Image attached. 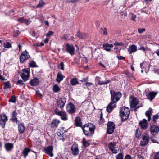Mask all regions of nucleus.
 I'll list each match as a JSON object with an SVG mask.
<instances>
[{
    "mask_svg": "<svg viewBox=\"0 0 159 159\" xmlns=\"http://www.w3.org/2000/svg\"><path fill=\"white\" fill-rule=\"evenodd\" d=\"M111 95V100L112 101L107 107V111L109 113L111 112L113 109L116 107V103L119 100L121 97L120 92H115L113 90L110 91Z\"/></svg>",
    "mask_w": 159,
    "mask_h": 159,
    "instance_id": "nucleus-1",
    "label": "nucleus"
},
{
    "mask_svg": "<svg viewBox=\"0 0 159 159\" xmlns=\"http://www.w3.org/2000/svg\"><path fill=\"white\" fill-rule=\"evenodd\" d=\"M95 129V126L90 123L84 125L83 130L85 134L88 136L94 133Z\"/></svg>",
    "mask_w": 159,
    "mask_h": 159,
    "instance_id": "nucleus-2",
    "label": "nucleus"
},
{
    "mask_svg": "<svg viewBox=\"0 0 159 159\" xmlns=\"http://www.w3.org/2000/svg\"><path fill=\"white\" fill-rule=\"evenodd\" d=\"M120 112L122 121H125L128 119L130 114L129 108L127 107H123L121 109Z\"/></svg>",
    "mask_w": 159,
    "mask_h": 159,
    "instance_id": "nucleus-3",
    "label": "nucleus"
},
{
    "mask_svg": "<svg viewBox=\"0 0 159 159\" xmlns=\"http://www.w3.org/2000/svg\"><path fill=\"white\" fill-rule=\"evenodd\" d=\"M150 137L149 134L146 133H143L142 135V139L140 141V145L142 146H145L149 142Z\"/></svg>",
    "mask_w": 159,
    "mask_h": 159,
    "instance_id": "nucleus-4",
    "label": "nucleus"
},
{
    "mask_svg": "<svg viewBox=\"0 0 159 159\" xmlns=\"http://www.w3.org/2000/svg\"><path fill=\"white\" fill-rule=\"evenodd\" d=\"M30 69L29 68H25L22 70L20 74L22 79L24 81H26L29 77Z\"/></svg>",
    "mask_w": 159,
    "mask_h": 159,
    "instance_id": "nucleus-5",
    "label": "nucleus"
},
{
    "mask_svg": "<svg viewBox=\"0 0 159 159\" xmlns=\"http://www.w3.org/2000/svg\"><path fill=\"white\" fill-rule=\"evenodd\" d=\"M30 58V56L27 51L26 50L23 51L20 57V61L23 63L24 61Z\"/></svg>",
    "mask_w": 159,
    "mask_h": 159,
    "instance_id": "nucleus-6",
    "label": "nucleus"
},
{
    "mask_svg": "<svg viewBox=\"0 0 159 159\" xmlns=\"http://www.w3.org/2000/svg\"><path fill=\"white\" fill-rule=\"evenodd\" d=\"M115 129V124L113 122H109L108 123L107 132L109 134H112Z\"/></svg>",
    "mask_w": 159,
    "mask_h": 159,
    "instance_id": "nucleus-7",
    "label": "nucleus"
},
{
    "mask_svg": "<svg viewBox=\"0 0 159 159\" xmlns=\"http://www.w3.org/2000/svg\"><path fill=\"white\" fill-rule=\"evenodd\" d=\"M65 47L68 53L70 54L71 56L74 54V48L72 45L67 43Z\"/></svg>",
    "mask_w": 159,
    "mask_h": 159,
    "instance_id": "nucleus-8",
    "label": "nucleus"
},
{
    "mask_svg": "<svg viewBox=\"0 0 159 159\" xmlns=\"http://www.w3.org/2000/svg\"><path fill=\"white\" fill-rule=\"evenodd\" d=\"M0 124L3 128H4L6 123L8 120L7 117L5 114H2L0 115Z\"/></svg>",
    "mask_w": 159,
    "mask_h": 159,
    "instance_id": "nucleus-9",
    "label": "nucleus"
},
{
    "mask_svg": "<svg viewBox=\"0 0 159 159\" xmlns=\"http://www.w3.org/2000/svg\"><path fill=\"white\" fill-rule=\"evenodd\" d=\"M130 100L131 107H136L139 102L138 98L136 97L131 96L130 98Z\"/></svg>",
    "mask_w": 159,
    "mask_h": 159,
    "instance_id": "nucleus-10",
    "label": "nucleus"
},
{
    "mask_svg": "<svg viewBox=\"0 0 159 159\" xmlns=\"http://www.w3.org/2000/svg\"><path fill=\"white\" fill-rule=\"evenodd\" d=\"M67 111L70 113L72 114L75 112V107L72 103L68 104L66 107Z\"/></svg>",
    "mask_w": 159,
    "mask_h": 159,
    "instance_id": "nucleus-11",
    "label": "nucleus"
},
{
    "mask_svg": "<svg viewBox=\"0 0 159 159\" xmlns=\"http://www.w3.org/2000/svg\"><path fill=\"white\" fill-rule=\"evenodd\" d=\"M53 150V147L51 146H48L44 148V151L45 152L51 157H52L53 156L52 153Z\"/></svg>",
    "mask_w": 159,
    "mask_h": 159,
    "instance_id": "nucleus-12",
    "label": "nucleus"
},
{
    "mask_svg": "<svg viewBox=\"0 0 159 159\" xmlns=\"http://www.w3.org/2000/svg\"><path fill=\"white\" fill-rule=\"evenodd\" d=\"M150 130L152 134V137H153L154 135L158 133L159 131V128L156 125H153L151 126Z\"/></svg>",
    "mask_w": 159,
    "mask_h": 159,
    "instance_id": "nucleus-13",
    "label": "nucleus"
},
{
    "mask_svg": "<svg viewBox=\"0 0 159 159\" xmlns=\"http://www.w3.org/2000/svg\"><path fill=\"white\" fill-rule=\"evenodd\" d=\"M139 124L141 126V128L144 130L146 129L148 125L147 120L145 119L139 122Z\"/></svg>",
    "mask_w": 159,
    "mask_h": 159,
    "instance_id": "nucleus-14",
    "label": "nucleus"
},
{
    "mask_svg": "<svg viewBox=\"0 0 159 159\" xmlns=\"http://www.w3.org/2000/svg\"><path fill=\"white\" fill-rule=\"evenodd\" d=\"M116 143L111 142L108 145V147L110 150L113 153L116 154L117 152V151L115 148Z\"/></svg>",
    "mask_w": 159,
    "mask_h": 159,
    "instance_id": "nucleus-15",
    "label": "nucleus"
},
{
    "mask_svg": "<svg viewBox=\"0 0 159 159\" xmlns=\"http://www.w3.org/2000/svg\"><path fill=\"white\" fill-rule=\"evenodd\" d=\"M71 151L74 155H77L79 154V150L78 147L76 145L74 144L71 147Z\"/></svg>",
    "mask_w": 159,
    "mask_h": 159,
    "instance_id": "nucleus-16",
    "label": "nucleus"
},
{
    "mask_svg": "<svg viewBox=\"0 0 159 159\" xmlns=\"http://www.w3.org/2000/svg\"><path fill=\"white\" fill-rule=\"evenodd\" d=\"M56 113L61 116V119L64 120H67V116L66 113L63 111H56Z\"/></svg>",
    "mask_w": 159,
    "mask_h": 159,
    "instance_id": "nucleus-17",
    "label": "nucleus"
},
{
    "mask_svg": "<svg viewBox=\"0 0 159 159\" xmlns=\"http://www.w3.org/2000/svg\"><path fill=\"white\" fill-rule=\"evenodd\" d=\"M66 102V99L64 98L60 99L57 102L58 106L61 108L63 107Z\"/></svg>",
    "mask_w": 159,
    "mask_h": 159,
    "instance_id": "nucleus-18",
    "label": "nucleus"
},
{
    "mask_svg": "<svg viewBox=\"0 0 159 159\" xmlns=\"http://www.w3.org/2000/svg\"><path fill=\"white\" fill-rule=\"evenodd\" d=\"M157 94V93L154 92H151L149 93L147 97L150 100L152 101Z\"/></svg>",
    "mask_w": 159,
    "mask_h": 159,
    "instance_id": "nucleus-19",
    "label": "nucleus"
},
{
    "mask_svg": "<svg viewBox=\"0 0 159 159\" xmlns=\"http://www.w3.org/2000/svg\"><path fill=\"white\" fill-rule=\"evenodd\" d=\"M137 50V47L136 45H132L129 46L128 49V51L130 54L135 52Z\"/></svg>",
    "mask_w": 159,
    "mask_h": 159,
    "instance_id": "nucleus-20",
    "label": "nucleus"
},
{
    "mask_svg": "<svg viewBox=\"0 0 159 159\" xmlns=\"http://www.w3.org/2000/svg\"><path fill=\"white\" fill-rule=\"evenodd\" d=\"M65 77V76L63 75L61 73V72H58L56 78V81L58 83H60L61 81H62L63 79Z\"/></svg>",
    "mask_w": 159,
    "mask_h": 159,
    "instance_id": "nucleus-21",
    "label": "nucleus"
},
{
    "mask_svg": "<svg viewBox=\"0 0 159 159\" xmlns=\"http://www.w3.org/2000/svg\"><path fill=\"white\" fill-rule=\"evenodd\" d=\"M104 49L107 51H110L111 49L113 47L112 44H109L108 43L104 44L103 45Z\"/></svg>",
    "mask_w": 159,
    "mask_h": 159,
    "instance_id": "nucleus-22",
    "label": "nucleus"
},
{
    "mask_svg": "<svg viewBox=\"0 0 159 159\" xmlns=\"http://www.w3.org/2000/svg\"><path fill=\"white\" fill-rule=\"evenodd\" d=\"M5 147L7 151H9L12 149L13 145L11 143H7L5 144Z\"/></svg>",
    "mask_w": 159,
    "mask_h": 159,
    "instance_id": "nucleus-23",
    "label": "nucleus"
},
{
    "mask_svg": "<svg viewBox=\"0 0 159 159\" xmlns=\"http://www.w3.org/2000/svg\"><path fill=\"white\" fill-rule=\"evenodd\" d=\"M39 80L37 78H34L30 82V84L33 86H36L39 83Z\"/></svg>",
    "mask_w": 159,
    "mask_h": 159,
    "instance_id": "nucleus-24",
    "label": "nucleus"
},
{
    "mask_svg": "<svg viewBox=\"0 0 159 159\" xmlns=\"http://www.w3.org/2000/svg\"><path fill=\"white\" fill-rule=\"evenodd\" d=\"M59 123L60 121L57 120H54L51 123L50 126L52 128H54L57 126Z\"/></svg>",
    "mask_w": 159,
    "mask_h": 159,
    "instance_id": "nucleus-25",
    "label": "nucleus"
},
{
    "mask_svg": "<svg viewBox=\"0 0 159 159\" xmlns=\"http://www.w3.org/2000/svg\"><path fill=\"white\" fill-rule=\"evenodd\" d=\"M18 129L20 133H23L25 130L24 125L23 123H21L18 125Z\"/></svg>",
    "mask_w": 159,
    "mask_h": 159,
    "instance_id": "nucleus-26",
    "label": "nucleus"
},
{
    "mask_svg": "<svg viewBox=\"0 0 159 159\" xmlns=\"http://www.w3.org/2000/svg\"><path fill=\"white\" fill-rule=\"evenodd\" d=\"M30 150L29 148H26L23 150L22 153L24 156V158H25L28 155V153L30 152Z\"/></svg>",
    "mask_w": 159,
    "mask_h": 159,
    "instance_id": "nucleus-27",
    "label": "nucleus"
},
{
    "mask_svg": "<svg viewBox=\"0 0 159 159\" xmlns=\"http://www.w3.org/2000/svg\"><path fill=\"white\" fill-rule=\"evenodd\" d=\"M76 36L80 39H84L86 37V34L85 33L78 32Z\"/></svg>",
    "mask_w": 159,
    "mask_h": 159,
    "instance_id": "nucleus-28",
    "label": "nucleus"
},
{
    "mask_svg": "<svg viewBox=\"0 0 159 159\" xmlns=\"http://www.w3.org/2000/svg\"><path fill=\"white\" fill-rule=\"evenodd\" d=\"M75 124L76 126H82L80 119L79 117H76L75 120Z\"/></svg>",
    "mask_w": 159,
    "mask_h": 159,
    "instance_id": "nucleus-29",
    "label": "nucleus"
},
{
    "mask_svg": "<svg viewBox=\"0 0 159 159\" xmlns=\"http://www.w3.org/2000/svg\"><path fill=\"white\" fill-rule=\"evenodd\" d=\"M16 115H17V113L15 111H13L12 113V120L13 122H16L17 123V119L16 117Z\"/></svg>",
    "mask_w": 159,
    "mask_h": 159,
    "instance_id": "nucleus-30",
    "label": "nucleus"
},
{
    "mask_svg": "<svg viewBox=\"0 0 159 159\" xmlns=\"http://www.w3.org/2000/svg\"><path fill=\"white\" fill-rule=\"evenodd\" d=\"M110 82V80H107L105 81H101L100 80H98V84L99 85H102L103 84H107L109 83Z\"/></svg>",
    "mask_w": 159,
    "mask_h": 159,
    "instance_id": "nucleus-31",
    "label": "nucleus"
},
{
    "mask_svg": "<svg viewBox=\"0 0 159 159\" xmlns=\"http://www.w3.org/2000/svg\"><path fill=\"white\" fill-rule=\"evenodd\" d=\"M70 83L72 85H75L78 84V82L76 78H74L71 80Z\"/></svg>",
    "mask_w": 159,
    "mask_h": 159,
    "instance_id": "nucleus-32",
    "label": "nucleus"
},
{
    "mask_svg": "<svg viewBox=\"0 0 159 159\" xmlns=\"http://www.w3.org/2000/svg\"><path fill=\"white\" fill-rule=\"evenodd\" d=\"M60 88L57 84L55 85L53 87V91L55 92H57L60 90Z\"/></svg>",
    "mask_w": 159,
    "mask_h": 159,
    "instance_id": "nucleus-33",
    "label": "nucleus"
},
{
    "mask_svg": "<svg viewBox=\"0 0 159 159\" xmlns=\"http://www.w3.org/2000/svg\"><path fill=\"white\" fill-rule=\"evenodd\" d=\"M83 145L85 147H86L90 144V143L89 142V141H86L84 138H83Z\"/></svg>",
    "mask_w": 159,
    "mask_h": 159,
    "instance_id": "nucleus-34",
    "label": "nucleus"
},
{
    "mask_svg": "<svg viewBox=\"0 0 159 159\" xmlns=\"http://www.w3.org/2000/svg\"><path fill=\"white\" fill-rule=\"evenodd\" d=\"M3 46L5 48H9L12 47L11 44L9 42H6L3 43Z\"/></svg>",
    "mask_w": 159,
    "mask_h": 159,
    "instance_id": "nucleus-35",
    "label": "nucleus"
},
{
    "mask_svg": "<svg viewBox=\"0 0 159 159\" xmlns=\"http://www.w3.org/2000/svg\"><path fill=\"white\" fill-rule=\"evenodd\" d=\"M151 114V111H147L145 113L146 116L148 117V121H150L151 120L150 114Z\"/></svg>",
    "mask_w": 159,
    "mask_h": 159,
    "instance_id": "nucleus-36",
    "label": "nucleus"
},
{
    "mask_svg": "<svg viewBox=\"0 0 159 159\" xmlns=\"http://www.w3.org/2000/svg\"><path fill=\"white\" fill-rule=\"evenodd\" d=\"M4 89H6L10 87V84L9 81L5 82L4 84Z\"/></svg>",
    "mask_w": 159,
    "mask_h": 159,
    "instance_id": "nucleus-37",
    "label": "nucleus"
},
{
    "mask_svg": "<svg viewBox=\"0 0 159 159\" xmlns=\"http://www.w3.org/2000/svg\"><path fill=\"white\" fill-rule=\"evenodd\" d=\"M29 66L30 67H37V66L36 65V62L34 61H32L29 64Z\"/></svg>",
    "mask_w": 159,
    "mask_h": 159,
    "instance_id": "nucleus-38",
    "label": "nucleus"
},
{
    "mask_svg": "<svg viewBox=\"0 0 159 159\" xmlns=\"http://www.w3.org/2000/svg\"><path fill=\"white\" fill-rule=\"evenodd\" d=\"M44 4L45 3L43 2L42 0H41L40 1L39 4H38L37 6L39 7H41L42 6H44Z\"/></svg>",
    "mask_w": 159,
    "mask_h": 159,
    "instance_id": "nucleus-39",
    "label": "nucleus"
},
{
    "mask_svg": "<svg viewBox=\"0 0 159 159\" xmlns=\"http://www.w3.org/2000/svg\"><path fill=\"white\" fill-rule=\"evenodd\" d=\"M141 133L140 131L138 129H137L136 133V137L137 138H139L141 135Z\"/></svg>",
    "mask_w": 159,
    "mask_h": 159,
    "instance_id": "nucleus-40",
    "label": "nucleus"
},
{
    "mask_svg": "<svg viewBox=\"0 0 159 159\" xmlns=\"http://www.w3.org/2000/svg\"><path fill=\"white\" fill-rule=\"evenodd\" d=\"M9 102H16V97L15 96H12L9 100Z\"/></svg>",
    "mask_w": 159,
    "mask_h": 159,
    "instance_id": "nucleus-41",
    "label": "nucleus"
},
{
    "mask_svg": "<svg viewBox=\"0 0 159 159\" xmlns=\"http://www.w3.org/2000/svg\"><path fill=\"white\" fill-rule=\"evenodd\" d=\"M115 45H117L118 46H121L124 45V43L122 42H115L114 43Z\"/></svg>",
    "mask_w": 159,
    "mask_h": 159,
    "instance_id": "nucleus-42",
    "label": "nucleus"
},
{
    "mask_svg": "<svg viewBox=\"0 0 159 159\" xmlns=\"http://www.w3.org/2000/svg\"><path fill=\"white\" fill-rule=\"evenodd\" d=\"M116 159H123L122 154L121 153H119L116 156Z\"/></svg>",
    "mask_w": 159,
    "mask_h": 159,
    "instance_id": "nucleus-43",
    "label": "nucleus"
},
{
    "mask_svg": "<svg viewBox=\"0 0 159 159\" xmlns=\"http://www.w3.org/2000/svg\"><path fill=\"white\" fill-rule=\"evenodd\" d=\"M25 19L23 17H21L18 19L17 21L20 23H24Z\"/></svg>",
    "mask_w": 159,
    "mask_h": 159,
    "instance_id": "nucleus-44",
    "label": "nucleus"
},
{
    "mask_svg": "<svg viewBox=\"0 0 159 159\" xmlns=\"http://www.w3.org/2000/svg\"><path fill=\"white\" fill-rule=\"evenodd\" d=\"M139 49L140 50H142L144 51H145L146 50H150V49L148 48H145L143 46H141L140 47V48H139Z\"/></svg>",
    "mask_w": 159,
    "mask_h": 159,
    "instance_id": "nucleus-45",
    "label": "nucleus"
},
{
    "mask_svg": "<svg viewBox=\"0 0 159 159\" xmlns=\"http://www.w3.org/2000/svg\"><path fill=\"white\" fill-rule=\"evenodd\" d=\"M54 32L51 31H49L46 34V35L47 37H49L51 35H52Z\"/></svg>",
    "mask_w": 159,
    "mask_h": 159,
    "instance_id": "nucleus-46",
    "label": "nucleus"
},
{
    "mask_svg": "<svg viewBox=\"0 0 159 159\" xmlns=\"http://www.w3.org/2000/svg\"><path fill=\"white\" fill-rule=\"evenodd\" d=\"M17 85H23L24 84V83L22 82V80H19L16 83Z\"/></svg>",
    "mask_w": 159,
    "mask_h": 159,
    "instance_id": "nucleus-47",
    "label": "nucleus"
},
{
    "mask_svg": "<svg viewBox=\"0 0 159 159\" xmlns=\"http://www.w3.org/2000/svg\"><path fill=\"white\" fill-rule=\"evenodd\" d=\"M31 22V21L30 20L25 19L24 23H25L26 25H28L30 24Z\"/></svg>",
    "mask_w": 159,
    "mask_h": 159,
    "instance_id": "nucleus-48",
    "label": "nucleus"
},
{
    "mask_svg": "<svg viewBox=\"0 0 159 159\" xmlns=\"http://www.w3.org/2000/svg\"><path fill=\"white\" fill-rule=\"evenodd\" d=\"M159 116L158 115H156L154 116L153 117V121H155L156 120L158 119Z\"/></svg>",
    "mask_w": 159,
    "mask_h": 159,
    "instance_id": "nucleus-49",
    "label": "nucleus"
},
{
    "mask_svg": "<svg viewBox=\"0 0 159 159\" xmlns=\"http://www.w3.org/2000/svg\"><path fill=\"white\" fill-rule=\"evenodd\" d=\"M69 36L67 34L64 35L61 37V39L64 40H66L68 38Z\"/></svg>",
    "mask_w": 159,
    "mask_h": 159,
    "instance_id": "nucleus-50",
    "label": "nucleus"
},
{
    "mask_svg": "<svg viewBox=\"0 0 159 159\" xmlns=\"http://www.w3.org/2000/svg\"><path fill=\"white\" fill-rule=\"evenodd\" d=\"M154 159H159V152L156 153L154 157Z\"/></svg>",
    "mask_w": 159,
    "mask_h": 159,
    "instance_id": "nucleus-51",
    "label": "nucleus"
},
{
    "mask_svg": "<svg viewBox=\"0 0 159 159\" xmlns=\"http://www.w3.org/2000/svg\"><path fill=\"white\" fill-rule=\"evenodd\" d=\"M60 66L61 67V69L62 70H63L64 69V63L63 62H61L60 63Z\"/></svg>",
    "mask_w": 159,
    "mask_h": 159,
    "instance_id": "nucleus-52",
    "label": "nucleus"
},
{
    "mask_svg": "<svg viewBox=\"0 0 159 159\" xmlns=\"http://www.w3.org/2000/svg\"><path fill=\"white\" fill-rule=\"evenodd\" d=\"M136 18V15L133 14H131V20L133 21L135 20V19Z\"/></svg>",
    "mask_w": 159,
    "mask_h": 159,
    "instance_id": "nucleus-53",
    "label": "nucleus"
},
{
    "mask_svg": "<svg viewBox=\"0 0 159 159\" xmlns=\"http://www.w3.org/2000/svg\"><path fill=\"white\" fill-rule=\"evenodd\" d=\"M117 57L119 60H124L125 59V57L122 56H117Z\"/></svg>",
    "mask_w": 159,
    "mask_h": 159,
    "instance_id": "nucleus-54",
    "label": "nucleus"
},
{
    "mask_svg": "<svg viewBox=\"0 0 159 159\" xmlns=\"http://www.w3.org/2000/svg\"><path fill=\"white\" fill-rule=\"evenodd\" d=\"M93 84V83L91 82H87L85 85L87 86H90Z\"/></svg>",
    "mask_w": 159,
    "mask_h": 159,
    "instance_id": "nucleus-55",
    "label": "nucleus"
},
{
    "mask_svg": "<svg viewBox=\"0 0 159 159\" xmlns=\"http://www.w3.org/2000/svg\"><path fill=\"white\" fill-rule=\"evenodd\" d=\"M145 30V29L143 28L139 29H138V32L139 33H143Z\"/></svg>",
    "mask_w": 159,
    "mask_h": 159,
    "instance_id": "nucleus-56",
    "label": "nucleus"
},
{
    "mask_svg": "<svg viewBox=\"0 0 159 159\" xmlns=\"http://www.w3.org/2000/svg\"><path fill=\"white\" fill-rule=\"evenodd\" d=\"M125 159H131V158L129 155H127L125 156Z\"/></svg>",
    "mask_w": 159,
    "mask_h": 159,
    "instance_id": "nucleus-57",
    "label": "nucleus"
},
{
    "mask_svg": "<svg viewBox=\"0 0 159 159\" xmlns=\"http://www.w3.org/2000/svg\"><path fill=\"white\" fill-rule=\"evenodd\" d=\"M104 30H103V34L105 35H107V31L106 28H104Z\"/></svg>",
    "mask_w": 159,
    "mask_h": 159,
    "instance_id": "nucleus-58",
    "label": "nucleus"
},
{
    "mask_svg": "<svg viewBox=\"0 0 159 159\" xmlns=\"http://www.w3.org/2000/svg\"><path fill=\"white\" fill-rule=\"evenodd\" d=\"M78 1L79 0H71L70 2H71L75 3Z\"/></svg>",
    "mask_w": 159,
    "mask_h": 159,
    "instance_id": "nucleus-59",
    "label": "nucleus"
},
{
    "mask_svg": "<svg viewBox=\"0 0 159 159\" xmlns=\"http://www.w3.org/2000/svg\"><path fill=\"white\" fill-rule=\"evenodd\" d=\"M153 137H152V136L151 137V140L153 142V143H156V141L155 139H153L152 138Z\"/></svg>",
    "mask_w": 159,
    "mask_h": 159,
    "instance_id": "nucleus-60",
    "label": "nucleus"
},
{
    "mask_svg": "<svg viewBox=\"0 0 159 159\" xmlns=\"http://www.w3.org/2000/svg\"><path fill=\"white\" fill-rule=\"evenodd\" d=\"M44 23H45L46 25L47 26H49V23L47 21H44Z\"/></svg>",
    "mask_w": 159,
    "mask_h": 159,
    "instance_id": "nucleus-61",
    "label": "nucleus"
},
{
    "mask_svg": "<svg viewBox=\"0 0 159 159\" xmlns=\"http://www.w3.org/2000/svg\"><path fill=\"white\" fill-rule=\"evenodd\" d=\"M18 48H19V50L20 51L21 49V45L20 44H19L18 45Z\"/></svg>",
    "mask_w": 159,
    "mask_h": 159,
    "instance_id": "nucleus-62",
    "label": "nucleus"
},
{
    "mask_svg": "<svg viewBox=\"0 0 159 159\" xmlns=\"http://www.w3.org/2000/svg\"><path fill=\"white\" fill-rule=\"evenodd\" d=\"M48 41H49V39L47 38L45 39L44 40V42L45 43H48Z\"/></svg>",
    "mask_w": 159,
    "mask_h": 159,
    "instance_id": "nucleus-63",
    "label": "nucleus"
},
{
    "mask_svg": "<svg viewBox=\"0 0 159 159\" xmlns=\"http://www.w3.org/2000/svg\"><path fill=\"white\" fill-rule=\"evenodd\" d=\"M0 79L2 80H5V79L3 77V76L2 75L0 76Z\"/></svg>",
    "mask_w": 159,
    "mask_h": 159,
    "instance_id": "nucleus-64",
    "label": "nucleus"
}]
</instances>
